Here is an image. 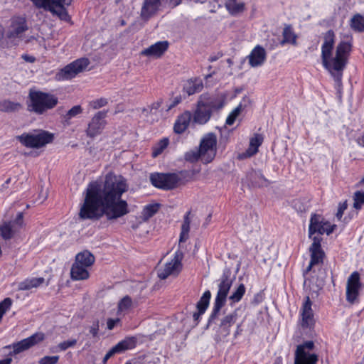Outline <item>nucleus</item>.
Here are the masks:
<instances>
[{"label": "nucleus", "instance_id": "obj_1", "mask_svg": "<svg viewBox=\"0 0 364 364\" xmlns=\"http://www.w3.org/2000/svg\"><path fill=\"white\" fill-rule=\"evenodd\" d=\"M127 191L125 180L112 174L106 176L105 183L91 182L85 191L79 216L81 219L98 220L105 215L108 220L121 218L129 213L128 204L122 200Z\"/></svg>", "mask_w": 364, "mask_h": 364}, {"label": "nucleus", "instance_id": "obj_2", "mask_svg": "<svg viewBox=\"0 0 364 364\" xmlns=\"http://www.w3.org/2000/svg\"><path fill=\"white\" fill-rule=\"evenodd\" d=\"M335 38L336 36L332 30L324 33L321 46V60L323 66L333 77L336 88L339 90L342 85L343 72L347 64L352 44L350 41H341L333 54Z\"/></svg>", "mask_w": 364, "mask_h": 364}, {"label": "nucleus", "instance_id": "obj_3", "mask_svg": "<svg viewBox=\"0 0 364 364\" xmlns=\"http://www.w3.org/2000/svg\"><path fill=\"white\" fill-rule=\"evenodd\" d=\"M335 225L326 221L321 215L314 214L310 219L309 227V237L313 241L309 247L311 259L308 267L304 272V277H306L309 272L315 267H321L325 257V253L321 248L322 240L321 235L324 233L330 235L334 230Z\"/></svg>", "mask_w": 364, "mask_h": 364}, {"label": "nucleus", "instance_id": "obj_4", "mask_svg": "<svg viewBox=\"0 0 364 364\" xmlns=\"http://www.w3.org/2000/svg\"><path fill=\"white\" fill-rule=\"evenodd\" d=\"M28 97V110L38 114H43L47 110L54 108L58 102L57 97L41 91L30 90Z\"/></svg>", "mask_w": 364, "mask_h": 364}, {"label": "nucleus", "instance_id": "obj_5", "mask_svg": "<svg viewBox=\"0 0 364 364\" xmlns=\"http://www.w3.org/2000/svg\"><path fill=\"white\" fill-rule=\"evenodd\" d=\"M28 29L26 18L22 16H13L6 29L5 38L13 46L18 45Z\"/></svg>", "mask_w": 364, "mask_h": 364}, {"label": "nucleus", "instance_id": "obj_6", "mask_svg": "<svg viewBox=\"0 0 364 364\" xmlns=\"http://www.w3.org/2000/svg\"><path fill=\"white\" fill-rule=\"evenodd\" d=\"M16 139L25 146L29 148H41L53 141L54 136L47 131L38 130L31 133H23Z\"/></svg>", "mask_w": 364, "mask_h": 364}, {"label": "nucleus", "instance_id": "obj_7", "mask_svg": "<svg viewBox=\"0 0 364 364\" xmlns=\"http://www.w3.org/2000/svg\"><path fill=\"white\" fill-rule=\"evenodd\" d=\"M232 284V279L228 275L223 274L218 284V290L215 299L213 310L209 318V323L217 317L221 308L225 305Z\"/></svg>", "mask_w": 364, "mask_h": 364}, {"label": "nucleus", "instance_id": "obj_8", "mask_svg": "<svg viewBox=\"0 0 364 364\" xmlns=\"http://www.w3.org/2000/svg\"><path fill=\"white\" fill-rule=\"evenodd\" d=\"M37 9H43L61 19H67L69 16L64 6L69 5L71 0H30Z\"/></svg>", "mask_w": 364, "mask_h": 364}, {"label": "nucleus", "instance_id": "obj_9", "mask_svg": "<svg viewBox=\"0 0 364 364\" xmlns=\"http://www.w3.org/2000/svg\"><path fill=\"white\" fill-rule=\"evenodd\" d=\"M199 149L202 155V161L205 164L211 162L217 153V136L208 133L200 140Z\"/></svg>", "mask_w": 364, "mask_h": 364}, {"label": "nucleus", "instance_id": "obj_10", "mask_svg": "<svg viewBox=\"0 0 364 364\" xmlns=\"http://www.w3.org/2000/svg\"><path fill=\"white\" fill-rule=\"evenodd\" d=\"M314 347L313 341H306L296 347L294 356V364H316L318 358L315 353H311Z\"/></svg>", "mask_w": 364, "mask_h": 364}, {"label": "nucleus", "instance_id": "obj_11", "mask_svg": "<svg viewBox=\"0 0 364 364\" xmlns=\"http://www.w3.org/2000/svg\"><path fill=\"white\" fill-rule=\"evenodd\" d=\"M179 177L176 173H154L150 175L151 184L159 188L170 190L174 188L179 182Z\"/></svg>", "mask_w": 364, "mask_h": 364}, {"label": "nucleus", "instance_id": "obj_12", "mask_svg": "<svg viewBox=\"0 0 364 364\" xmlns=\"http://www.w3.org/2000/svg\"><path fill=\"white\" fill-rule=\"evenodd\" d=\"M89 63V60L87 58L78 59L60 70V71H59L56 75V77L59 80L72 79L78 73L85 70Z\"/></svg>", "mask_w": 364, "mask_h": 364}, {"label": "nucleus", "instance_id": "obj_13", "mask_svg": "<svg viewBox=\"0 0 364 364\" xmlns=\"http://www.w3.org/2000/svg\"><path fill=\"white\" fill-rule=\"evenodd\" d=\"M183 255L181 251L178 250L175 252L173 258L168 262H166L164 267L158 270V277L161 279H165L168 276L177 275L181 269V260Z\"/></svg>", "mask_w": 364, "mask_h": 364}, {"label": "nucleus", "instance_id": "obj_14", "mask_svg": "<svg viewBox=\"0 0 364 364\" xmlns=\"http://www.w3.org/2000/svg\"><path fill=\"white\" fill-rule=\"evenodd\" d=\"M362 289V284L360 281V274L353 272L348 278L346 283V300L353 304L358 298L359 292Z\"/></svg>", "mask_w": 364, "mask_h": 364}, {"label": "nucleus", "instance_id": "obj_15", "mask_svg": "<svg viewBox=\"0 0 364 364\" xmlns=\"http://www.w3.org/2000/svg\"><path fill=\"white\" fill-rule=\"evenodd\" d=\"M44 338L45 334L42 332H38L29 336L28 338L23 339L17 343H14L12 345L6 346V348H12L14 354H18L39 343L40 342L43 341Z\"/></svg>", "mask_w": 364, "mask_h": 364}, {"label": "nucleus", "instance_id": "obj_16", "mask_svg": "<svg viewBox=\"0 0 364 364\" xmlns=\"http://www.w3.org/2000/svg\"><path fill=\"white\" fill-rule=\"evenodd\" d=\"M136 339L134 337H127L124 340L117 343L114 346L110 348L103 358V363H106L111 357L115 354L124 352L127 350L132 349L136 346Z\"/></svg>", "mask_w": 364, "mask_h": 364}, {"label": "nucleus", "instance_id": "obj_17", "mask_svg": "<svg viewBox=\"0 0 364 364\" xmlns=\"http://www.w3.org/2000/svg\"><path fill=\"white\" fill-rule=\"evenodd\" d=\"M106 112H98L91 119L86 130L87 135L91 138L99 135L106 124L104 120Z\"/></svg>", "mask_w": 364, "mask_h": 364}, {"label": "nucleus", "instance_id": "obj_18", "mask_svg": "<svg viewBox=\"0 0 364 364\" xmlns=\"http://www.w3.org/2000/svg\"><path fill=\"white\" fill-rule=\"evenodd\" d=\"M240 312V310L239 309H235L232 312L224 316L221 318L218 332L222 336L226 337L230 334V327L235 323H237Z\"/></svg>", "mask_w": 364, "mask_h": 364}, {"label": "nucleus", "instance_id": "obj_19", "mask_svg": "<svg viewBox=\"0 0 364 364\" xmlns=\"http://www.w3.org/2000/svg\"><path fill=\"white\" fill-rule=\"evenodd\" d=\"M198 102L211 111L223 107V100L220 96L215 94L204 93L199 97Z\"/></svg>", "mask_w": 364, "mask_h": 364}, {"label": "nucleus", "instance_id": "obj_20", "mask_svg": "<svg viewBox=\"0 0 364 364\" xmlns=\"http://www.w3.org/2000/svg\"><path fill=\"white\" fill-rule=\"evenodd\" d=\"M267 58L265 49L259 45L256 46L247 56L248 63L252 68L262 65Z\"/></svg>", "mask_w": 364, "mask_h": 364}, {"label": "nucleus", "instance_id": "obj_21", "mask_svg": "<svg viewBox=\"0 0 364 364\" xmlns=\"http://www.w3.org/2000/svg\"><path fill=\"white\" fill-rule=\"evenodd\" d=\"M262 142L263 136L259 134H255L250 140L248 149L245 151L238 154V159L244 160L255 155L258 152V149L262 145Z\"/></svg>", "mask_w": 364, "mask_h": 364}, {"label": "nucleus", "instance_id": "obj_22", "mask_svg": "<svg viewBox=\"0 0 364 364\" xmlns=\"http://www.w3.org/2000/svg\"><path fill=\"white\" fill-rule=\"evenodd\" d=\"M168 48V41H159L141 50V55L149 58H160L166 51Z\"/></svg>", "mask_w": 364, "mask_h": 364}, {"label": "nucleus", "instance_id": "obj_23", "mask_svg": "<svg viewBox=\"0 0 364 364\" xmlns=\"http://www.w3.org/2000/svg\"><path fill=\"white\" fill-rule=\"evenodd\" d=\"M311 305L312 303L309 296H306L301 309V326L303 327H311L314 324V320Z\"/></svg>", "mask_w": 364, "mask_h": 364}, {"label": "nucleus", "instance_id": "obj_24", "mask_svg": "<svg viewBox=\"0 0 364 364\" xmlns=\"http://www.w3.org/2000/svg\"><path fill=\"white\" fill-rule=\"evenodd\" d=\"M161 6L160 0H144L141 11V16L144 19L149 18L158 11Z\"/></svg>", "mask_w": 364, "mask_h": 364}, {"label": "nucleus", "instance_id": "obj_25", "mask_svg": "<svg viewBox=\"0 0 364 364\" xmlns=\"http://www.w3.org/2000/svg\"><path fill=\"white\" fill-rule=\"evenodd\" d=\"M212 111L197 103V108L193 114V122L199 124H205L211 117Z\"/></svg>", "mask_w": 364, "mask_h": 364}, {"label": "nucleus", "instance_id": "obj_26", "mask_svg": "<svg viewBox=\"0 0 364 364\" xmlns=\"http://www.w3.org/2000/svg\"><path fill=\"white\" fill-rule=\"evenodd\" d=\"M192 114L190 112L187 111L181 114L176 119L174 124V132L177 134H181L189 126Z\"/></svg>", "mask_w": 364, "mask_h": 364}, {"label": "nucleus", "instance_id": "obj_27", "mask_svg": "<svg viewBox=\"0 0 364 364\" xmlns=\"http://www.w3.org/2000/svg\"><path fill=\"white\" fill-rule=\"evenodd\" d=\"M247 178L253 186L263 187L268 186L269 183L261 171L252 170L247 173Z\"/></svg>", "mask_w": 364, "mask_h": 364}, {"label": "nucleus", "instance_id": "obj_28", "mask_svg": "<svg viewBox=\"0 0 364 364\" xmlns=\"http://www.w3.org/2000/svg\"><path fill=\"white\" fill-rule=\"evenodd\" d=\"M71 278L73 280H85L90 277L88 268L74 262L70 269Z\"/></svg>", "mask_w": 364, "mask_h": 364}, {"label": "nucleus", "instance_id": "obj_29", "mask_svg": "<svg viewBox=\"0 0 364 364\" xmlns=\"http://www.w3.org/2000/svg\"><path fill=\"white\" fill-rule=\"evenodd\" d=\"M95 261V257L90 251L83 250L76 255L74 262L89 268L92 266Z\"/></svg>", "mask_w": 364, "mask_h": 364}, {"label": "nucleus", "instance_id": "obj_30", "mask_svg": "<svg viewBox=\"0 0 364 364\" xmlns=\"http://www.w3.org/2000/svg\"><path fill=\"white\" fill-rule=\"evenodd\" d=\"M44 282L43 277L28 278L18 284V290L27 291L33 288H37L42 285Z\"/></svg>", "mask_w": 364, "mask_h": 364}, {"label": "nucleus", "instance_id": "obj_31", "mask_svg": "<svg viewBox=\"0 0 364 364\" xmlns=\"http://www.w3.org/2000/svg\"><path fill=\"white\" fill-rule=\"evenodd\" d=\"M225 8L232 15H237L245 10V4L242 0H226Z\"/></svg>", "mask_w": 364, "mask_h": 364}, {"label": "nucleus", "instance_id": "obj_32", "mask_svg": "<svg viewBox=\"0 0 364 364\" xmlns=\"http://www.w3.org/2000/svg\"><path fill=\"white\" fill-rule=\"evenodd\" d=\"M203 87V84L202 80L198 78H195L193 80H188L183 89L188 95H191L200 92Z\"/></svg>", "mask_w": 364, "mask_h": 364}, {"label": "nucleus", "instance_id": "obj_33", "mask_svg": "<svg viewBox=\"0 0 364 364\" xmlns=\"http://www.w3.org/2000/svg\"><path fill=\"white\" fill-rule=\"evenodd\" d=\"M283 40L281 41V44L290 43L291 45H296L297 36L293 31L291 26L286 25L282 32Z\"/></svg>", "mask_w": 364, "mask_h": 364}, {"label": "nucleus", "instance_id": "obj_34", "mask_svg": "<svg viewBox=\"0 0 364 364\" xmlns=\"http://www.w3.org/2000/svg\"><path fill=\"white\" fill-rule=\"evenodd\" d=\"M190 215H191V212L188 211L186 213V214L184 216L183 222L181 225V232L180 237H179V243L186 242L189 237L188 233H189V230H190V223H191V220L189 218Z\"/></svg>", "mask_w": 364, "mask_h": 364}, {"label": "nucleus", "instance_id": "obj_35", "mask_svg": "<svg viewBox=\"0 0 364 364\" xmlns=\"http://www.w3.org/2000/svg\"><path fill=\"white\" fill-rule=\"evenodd\" d=\"M351 28L358 32L364 31V15L356 14L350 19Z\"/></svg>", "mask_w": 364, "mask_h": 364}, {"label": "nucleus", "instance_id": "obj_36", "mask_svg": "<svg viewBox=\"0 0 364 364\" xmlns=\"http://www.w3.org/2000/svg\"><path fill=\"white\" fill-rule=\"evenodd\" d=\"M1 235L4 240L11 239L14 235L18 232L16 229L12 226V224L4 223L0 226Z\"/></svg>", "mask_w": 364, "mask_h": 364}, {"label": "nucleus", "instance_id": "obj_37", "mask_svg": "<svg viewBox=\"0 0 364 364\" xmlns=\"http://www.w3.org/2000/svg\"><path fill=\"white\" fill-rule=\"evenodd\" d=\"M21 107L18 102H11L10 100H3L0 102V111L5 112H11L18 111Z\"/></svg>", "mask_w": 364, "mask_h": 364}, {"label": "nucleus", "instance_id": "obj_38", "mask_svg": "<svg viewBox=\"0 0 364 364\" xmlns=\"http://www.w3.org/2000/svg\"><path fill=\"white\" fill-rule=\"evenodd\" d=\"M211 293L209 290L205 291L197 304V309L200 313H204L209 305Z\"/></svg>", "mask_w": 364, "mask_h": 364}, {"label": "nucleus", "instance_id": "obj_39", "mask_svg": "<svg viewBox=\"0 0 364 364\" xmlns=\"http://www.w3.org/2000/svg\"><path fill=\"white\" fill-rule=\"evenodd\" d=\"M246 289L243 284H240L237 288L229 296L231 304L239 302L245 293Z\"/></svg>", "mask_w": 364, "mask_h": 364}, {"label": "nucleus", "instance_id": "obj_40", "mask_svg": "<svg viewBox=\"0 0 364 364\" xmlns=\"http://www.w3.org/2000/svg\"><path fill=\"white\" fill-rule=\"evenodd\" d=\"M159 205L157 203L146 205L141 213L143 219L144 220H149L159 210Z\"/></svg>", "mask_w": 364, "mask_h": 364}, {"label": "nucleus", "instance_id": "obj_41", "mask_svg": "<svg viewBox=\"0 0 364 364\" xmlns=\"http://www.w3.org/2000/svg\"><path fill=\"white\" fill-rule=\"evenodd\" d=\"M168 145V139L164 138L157 143L153 148L152 156L156 157L161 154Z\"/></svg>", "mask_w": 364, "mask_h": 364}, {"label": "nucleus", "instance_id": "obj_42", "mask_svg": "<svg viewBox=\"0 0 364 364\" xmlns=\"http://www.w3.org/2000/svg\"><path fill=\"white\" fill-rule=\"evenodd\" d=\"M242 109V105H239L236 107L228 116L226 119V124L231 126L234 124L237 117L240 115Z\"/></svg>", "mask_w": 364, "mask_h": 364}, {"label": "nucleus", "instance_id": "obj_43", "mask_svg": "<svg viewBox=\"0 0 364 364\" xmlns=\"http://www.w3.org/2000/svg\"><path fill=\"white\" fill-rule=\"evenodd\" d=\"M353 208L360 210L364 205V192L356 191L353 195Z\"/></svg>", "mask_w": 364, "mask_h": 364}, {"label": "nucleus", "instance_id": "obj_44", "mask_svg": "<svg viewBox=\"0 0 364 364\" xmlns=\"http://www.w3.org/2000/svg\"><path fill=\"white\" fill-rule=\"evenodd\" d=\"M185 159L186 161L190 162H195L198 160L202 161V155L200 149L198 148V149L191 150L187 152L185 154Z\"/></svg>", "mask_w": 364, "mask_h": 364}, {"label": "nucleus", "instance_id": "obj_45", "mask_svg": "<svg viewBox=\"0 0 364 364\" xmlns=\"http://www.w3.org/2000/svg\"><path fill=\"white\" fill-rule=\"evenodd\" d=\"M77 343L76 339H70L68 341H65L60 342L56 347L55 350H53V352L58 351H65L69 348L74 347Z\"/></svg>", "mask_w": 364, "mask_h": 364}, {"label": "nucleus", "instance_id": "obj_46", "mask_svg": "<svg viewBox=\"0 0 364 364\" xmlns=\"http://www.w3.org/2000/svg\"><path fill=\"white\" fill-rule=\"evenodd\" d=\"M82 112V109L80 105H75L70 110L66 113L65 118L66 120L70 119L73 117H76L77 115L81 114Z\"/></svg>", "mask_w": 364, "mask_h": 364}, {"label": "nucleus", "instance_id": "obj_47", "mask_svg": "<svg viewBox=\"0 0 364 364\" xmlns=\"http://www.w3.org/2000/svg\"><path fill=\"white\" fill-rule=\"evenodd\" d=\"M132 303V299L129 296H124L118 304L119 311H127L131 307Z\"/></svg>", "mask_w": 364, "mask_h": 364}, {"label": "nucleus", "instance_id": "obj_48", "mask_svg": "<svg viewBox=\"0 0 364 364\" xmlns=\"http://www.w3.org/2000/svg\"><path fill=\"white\" fill-rule=\"evenodd\" d=\"M10 224H12V226L15 229H16L17 232L20 230V229L23 226V213H18L16 215V218L14 220L9 222Z\"/></svg>", "mask_w": 364, "mask_h": 364}, {"label": "nucleus", "instance_id": "obj_49", "mask_svg": "<svg viewBox=\"0 0 364 364\" xmlns=\"http://www.w3.org/2000/svg\"><path fill=\"white\" fill-rule=\"evenodd\" d=\"M59 360L58 355H52V356H44L41 358L38 363L39 364H57Z\"/></svg>", "mask_w": 364, "mask_h": 364}, {"label": "nucleus", "instance_id": "obj_50", "mask_svg": "<svg viewBox=\"0 0 364 364\" xmlns=\"http://www.w3.org/2000/svg\"><path fill=\"white\" fill-rule=\"evenodd\" d=\"M107 104V100L105 98H100L92 100L90 102V105L92 108L97 109L100 107L105 106Z\"/></svg>", "mask_w": 364, "mask_h": 364}, {"label": "nucleus", "instance_id": "obj_51", "mask_svg": "<svg viewBox=\"0 0 364 364\" xmlns=\"http://www.w3.org/2000/svg\"><path fill=\"white\" fill-rule=\"evenodd\" d=\"M99 321L95 320L92 325L89 326V332L92 336V337H97L99 333Z\"/></svg>", "mask_w": 364, "mask_h": 364}, {"label": "nucleus", "instance_id": "obj_52", "mask_svg": "<svg viewBox=\"0 0 364 364\" xmlns=\"http://www.w3.org/2000/svg\"><path fill=\"white\" fill-rule=\"evenodd\" d=\"M347 203L346 201H345L344 203H340L339 205H338V211H337V213H336V217L338 220H341L342 216H343V212L347 209Z\"/></svg>", "mask_w": 364, "mask_h": 364}, {"label": "nucleus", "instance_id": "obj_53", "mask_svg": "<svg viewBox=\"0 0 364 364\" xmlns=\"http://www.w3.org/2000/svg\"><path fill=\"white\" fill-rule=\"evenodd\" d=\"M119 321V318H108L107 321V329L112 330Z\"/></svg>", "mask_w": 364, "mask_h": 364}, {"label": "nucleus", "instance_id": "obj_54", "mask_svg": "<svg viewBox=\"0 0 364 364\" xmlns=\"http://www.w3.org/2000/svg\"><path fill=\"white\" fill-rule=\"evenodd\" d=\"M47 197H48L47 191L46 190L45 191H43V190H41L40 192V194H39V197H38L39 203H43L47 198Z\"/></svg>", "mask_w": 364, "mask_h": 364}, {"label": "nucleus", "instance_id": "obj_55", "mask_svg": "<svg viewBox=\"0 0 364 364\" xmlns=\"http://www.w3.org/2000/svg\"><path fill=\"white\" fill-rule=\"evenodd\" d=\"M161 100H159L157 102H154L151 105V111H152L153 109H154V110L158 109L161 107Z\"/></svg>", "mask_w": 364, "mask_h": 364}, {"label": "nucleus", "instance_id": "obj_56", "mask_svg": "<svg viewBox=\"0 0 364 364\" xmlns=\"http://www.w3.org/2000/svg\"><path fill=\"white\" fill-rule=\"evenodd\" d=\"M180 102H181V97H176L173 100V102L168 106V109H171L172 107H173L176 105H177Z\"/></svg>", "mask_w": 364, "mask_h": 364}, {"label": "nucleus", "instance_id": "obj_57", "mask_svg": "<svg viewBox=\"0 0 364 364\" xmlns=\"http://www.w3.org/2000/svg\"><path fill=\"white\" fill-rule=\"evenodd\" d=\"M23 59H24L26 62L33 63L36 58L33 56L24 55L22 56Z\"/></svg>", "mask_w": 364, "mask_h": 364}, {"label": "nucleus", "instance_id": "obj_58", "mask_svg": "<svg viewBox=\"0 0 364 364\" xmlns=\"http://www.w3.org/2000/svg\"><path fill=\"white\" fill-rule=\"evenodd\" d=\"M357 142L360 146H364V134L361 136L358 137Z\"/></svg>", "mask_w": 364, "mask_h": 364}, {"label": "nucleus", "instance_id": "obj_59", "mask_svg": "<svg viewBox=\"0 0 364 364\" xmlns=\"http://www.w3.org/2000/svg\"><path fill=\"white\" fill-rule=\"evenodd\" d=\"M11 358H7L0 360V364H11Z\"/></svg>", "mask_w": 364, "mask_h": 364}, {"label": "nucleus", "instance_id": "obj_60", "mask_svg": "<svg viewBox=\"0 0 364 364\" xmlns=\"http://www.w3.org/2000/svg\"><path fill=\"white\" fill-rule=\"evenodd\" d=\"M203 313H200V311H198V312H195L193 315V317L194 318L195 321H198L200 316V315H202Z\"/></svg>", "mask_w": 364, "mask_h": 364}, {"label": "nucleus", "instance_id": "obj_61", "mask_svg": "<svg viewBox=\"0 0 364 364\" xmlns=\"http://www.w3.org/2000/svg\"><path fill=\"white\" fill-rule=\"evenodd\" d=\"M241 326H242V322L237 323V330L235 332V336L238 335L240 333V331H242Z\"/></svg>", "mask_w": 364, "mask_h": 364}, {"label": "nucleus", "instance_id": "obj_62", "mask_svg": "<svg viewBox=\"0 0 364 364\" xmlns=\"http://www.w3.org/2000/svg\"><path fill=\"white\" fill-rule=\"evenodd\" d=\"M4 29L2 26L0 25V41L4 38Z\"/></svg>", "mask_w": 364, "mask_h": 364}, {"label": "nucleus", "instance_id": "obj_63", "mask_svg": "<svg viewBox=\"0 0 364 364\" xmlns=\"http://www.w3.org/2000/svg\"><path fill=\"white\" fill-rule=\"evenodd\" d=\"M181 1L182 0H170L171 3L175 6L180 4Z\"/></svg>", "mask_w": 364, "mask_h": 364}, {"label": "nucleus", "instance_id": "obj_64", "mask_svg": "<svg viewBox=\"0 0 364 364\" xmlns=\"http://www.w3.org/2000/svg\"><path fill=\"white\" fill-rule=\"evenodd\" d=\"M362 185H364V176L361 178V180L359 181V183H358V186H362Z\"/></svg>", "mask_w": 364, "mask_h": 364}]
</instances>
